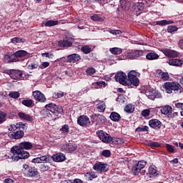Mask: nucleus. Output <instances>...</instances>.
<instances>
[{"label":"nucleus","mask_w":183,"mask_h":183,"mask_svg":"<svg viewBox=\"0 0 183 183\" xmlns=\"http://www.w3.org/2000/svg\"><path fill=\"white\" fill-rule=\"evenodd\" d=\"M97 134L99 139L102 141V142H104V144H114L116 145L124 144V139L119 137H112L102 130L97 132Z\"/></svg>","instance_id":"3"},{"label":"nucleus","mask_w":183,"mask_h":183,"mask_svg":"<svg viewBox=\"0 0 183 183\" xmlns=\"http://www.w3.org/2000/svg\"><path fill=\"white\" fill-rule=\"evenodd\" d=\"M151 113V111H149V109H144L142 112V116L147 117H149V114Z\"/></svg>","instance_id":"55"},{"label":"nucleus","mask_w":183,"mask_h":183,"mask_svg":"<svg viewBox=\"0 0 183 183\" xmlns=\"http://www.w3.org/2000/svg\"><path fill=\"white\" fill-rule=\"evenodd\" d=\"M92 86H95V88L98 89L99 88H105L107 86V83H105L104 81H100L93 83Z\"/></svg>","instance_id":"32"},{"label":"nucleus","mask_w":183,"mask_h":183,"mask_svg":"<svg viewBox=\"0 0 183 183\" xmlns=\"http://www.w3.org/2000/svg\"><path fill=\"white\" fill-rule=\"evenodd\" d=\"M28 175L29 177H36V175H38V170L35 167H29Z\"/></svg>","instance_id":"33"},{"label":"nucleus","mask_w":183,"mask_h":183,"mask_svg":"<svg viewBox=\"0 0 183 183\" xmlns=\"http://www.w3.org/2000/svg\"><path fill=\"white\" fill-rule=\"evenodd\" d=\"M175 107L178 109H182V111H183V103H179V102L175 103Z\"/></svg>","instance_id":"64"},{"label":"nucleus","mask_w":183,"mask_h":183,"mask_svg":"<svg viewBox=\"0 0 183 183\" xmlns=\"http://www.w3.org/2000/svg\"><path fill=\"white\" fill-rule=\"evenodd\" d=\"M9 97H10V98H13L14 99H16L19 98L20 94L18 92H10L9 94Z\"/></svg>","instance_id":"45"},{"label":"nucleus","mask_w":183,"mask_h":183,"mask_svg":"<svg viewBox=\"0 0 183 183\" xmlns=\"http://www.w3.org/2000/svg\"><path fill=\"white\" fill-rule=\"evenodd\" d=\"M144 3L141 2L137 4V9H138L139 11H142L144 9Z\"/></svg>","instance_id":"62"},{"label":"nucleus","mask_w":183,"mask_h":183,"mask_svg":"<svg viewBox=\"0 0 183 183\" xmlns=\"http://www.w3.org/2000/svg\"><path fill=\"white\" fill-rule=\"evenodd\" d=\"M78 147L75 144L69 143L66 144L61 147V149L64 151V152H74V151L76 150Z\"/></svg>","instance_id":"13"},{"label":"nucleus","mask_w":183,"mask_h":183,"mask_svg":"<svg viewBox=\"0 0 183 183\" xmlns=\"http://www.w3.org/2000/svg\"><path fill=\"white\" fill-rule=\"evenodd\" d=\"M24 131L19 130L14 132H10L9 137L11 139H21V138H24Z\"/></svg>","instance_id":"15"},{"label":"nucleus","mask_w":183,"mask_h":183,"mask_svg":"<svg viewBox=\"0 0 183 183\" xmlns=\"http://www.w3.org/2000/svg\"><path fill=\"white\" fill-rule=\"evenodd\" d=\"M34 145L29 142H23L18 146H14L11 148V152L13 155L11 157L12 161L18 162L19 159H26L29 158V152L24 149H32Z\"/></svg>","instance_id":"1"},{"label":"nucleus","mask_w":183,"mask_h":183,"mask_svg":"<svg viewBox=\"0 0 183 183\" xmlns=\"http://www.w3.org/2000/svg\"><path fill=\"white\" fill-rule=\"evenodd\" d=\"M160 112L163 115H171L172 114V107L169 105L164 106L161 108Z\"/></svg>","instance_id":"22"},{"label":"nucleus","mask_w":183,"mask_h":183,"mask_svg":"<svg viewBox=\"0 0 183 183\" xmlns=\"http://www.w3.org/2000/svg\"><path fill=\"white\" fill-rule=\"evenodd\" d=\"M70 183H84L81 179H74V180H69Z\"/></svg>","instance_id":"63"},{"label":"nucleus","mask_w":183,"mask_h":183,"mask_svg":"<svg viewBox=\"0 0 183 183\" xmlns=\"http://www.w3.org/2000/svg\"><path fill=\"white\" fill-rule=\"evenodd\" d=\"M81 59V56L78 54H69L67 56L66 61L68 62H72L73 64L75 62H78Z\"/></svg>","instance_id":"21"},{"label":"nucleus","mask_w":183,"mask_h":183,"mask_svg":"<svg viewBox=\"0 0 183 183\" xmlns=\"http://www.w3.org/2000/svg\"><path fill=\"white\" fill-rule=\"evenodd\" d=\"M110 119L114 122H119L121 121V115L117 112H113L110 114Z\"/></svg>","instance_id":"27"},{"label":"nucleus","mask_w":183,"mask_h":183,"mask_svg":"<svg viewBox=\"0 0 183 183\" xmlns=\"http://www.w3.org/2000/svg\"><path fill=\"white\" fill-rule=\"evenodd\" d=\"M32 95L34 99L38 101V102H46V98L45 97V95L40 91L33 92Z\"/></svg>","instance_id":"11"},{"label":"nucleus","mask_w":183,"mask_h":183,"mask_svg":"<svg viewBox=\"0 0 183 183\" xmlns=\"http://www.w3.org/2000/svg\"><path fill=\"white\" fill-rule=\"evenodd\" d=\"M171 24H174V21L161 20L156 21V25H159V26H165V25H171Z\"/></svg>","instance_id":"31"},{"label":"nucleus","mask_w":183,"mask_h":183,"mask_svg":"<svg viewBox=\"0 0 183 183\" xmlns=\"http://www.w3.org/2000/svg\"><path fill=\"white\" fill-rule=\"evenodd\" d=\"M105 122H107V118L102 114H97V125H98V124H105Z\"/></svg>","instance_id":"36"},{"label":"nucleus","mask_w":183,"mask_h":183,"mask_svg":"<svg viewBox=\"0 0 183 183\" xmlns=\"http://www.w3.org/2000/svg\"><path fill=\"white\" fill-rule=\"evenodd\" d=\"M4 61L7 64H11V62L19 61V59L16 58L15 53H14L13 54H6L4 56Z\"/></svg>","instance_id":"16"},{"label":"nucleus","mask_w":183,"mask_h":183,"mask_svg":"<svg viewBox=\"0 0 183 183\" xmlns=\"http://www.w3.org/2000/svg\"><path fill=\"white\" fill-rule=\"evenodd\" d=\"M41 56H46V58H49V59H52L54 58V54L51 53H43Z\"/></svg>","instance_id":"58"},{"label":"nucleus","mask_w":183,"mask_h":183,"mask_svg":"<svg viewBox=\"0 0 183 183\" xmlns=\"http://www.w3.org/2000/svg\"><path fill=\"white\" fill-rule=\"evenodd\" d=\"M165 147L169 152H174V147H172V145L167 144Z\"/></svg>","instance_id":"61"},{"label":"nucleus","mask_w":183,"mask_h":183,"mask_svg":"<svg viewBox=\"0 0 183 183\" xmlns=\"http://www.w3.org/2000/svg\"><path fill=\"white\" fill-rule=\"evenodd\" d=\"M18 129V123L16 124H11L9 127V131H16Z\"/></svg>","instance_id":"59"},{"label":"nucleus","mask_w":183,"mask_h":183,"mask_svg":"<svg viewBox=\"0 0 183 183\" xmlns=\"http://www.w3.org/2000/svg\"><path fill=\"white\" fill-rule=\"evenodd\" d=\"M99 112H104L105 111V103L104 102L97 105Z\"/></svg>","instance_id":"44"},{"label":"nucleus","mask_w":183,"mask_h":183,"mask_svg":"<svg viewBox=\"0 0 183 183\" xmlns=\"http://www.w3.org/2000/svg\"><path fill=\"white\" fill-rule=\"evenodd\" d=\"M97 72V70L94 67H89L86 70V74L90 76L94 75Z\"/></svg>","instance_id":"47"},{"label":"nucleus","mask_w":183,"mask_h":183,"mask_svg":"<svg viewBox=\"0 0 183 183\" xmlns=\"http://www.w3.org/2000/svg\"><path fill=\"white\" fill-rule=\"evenodd\" d=\"M159 58V55L155 52H149L146 55L147 61H155Z\"/></svg>","instance_id":"26"},{"label":"nucleus","mask_w":183,"mask_h":183,"mask_svg":"<svg viewBox=\"0 0 183 183\" xmlns=\"http://www.w3.org/2000/svg\"><path fill=\"white\" fill-rule=\"evenodd\" d=\"M40 159L41 164H46L47 162H51V157L48 155L41 156Z\"/></svg>","instance_id":"40"},{"label":"nucleus","mask_w":183,"mask_h":183,"mask_svg":"<svg viewBox=\"0 0 183 183\" xmlns=\"http://www.w3.org/2000/svg\"><path fill=\"white\" fill-rule=\"evenodd\" d=\"M124 111L127 114H132V112L135 111V106H134L132 104H129L125 106Z\"/></svg>","instance_id":"29"},{"label":"nucleus","mask_w":183,"mask_h":183,"mask_svg":"<svg viewBox=\"0 0 183 183\" xmlns=\"http://www.w3.org/2000/svg\"><path fill=\"white\" fill-rule=\"evenodd\" d=\"M147 166L145 160H141L135 164L132 168V172L134 175H138L141 172V169H144Z\"/></svg>","instance_id":"6"},{"label":"nucleus","mask_w":183,"mask_h":183,"mask_svg":"<svg viewBox=\"0 0 183 183\" xmlns=\"http://www.w3.org/2000/svg\"><path fill=\"white\" fill-rule=\"evenodd\" d=\"M148 129H149L148 126H144L142 127H137L136 129V132H145L148 131Z\"/></svg>","instance_id":"52"},{"label":"nucleus","mask_w":183,"mask_h":183,"mask_svg":"<svg viewBox=\"0 0 183 183\" xmlns=\"http://www.w3.org/2000/svg\"><path fill=\"white\" fill-rule=\"evenodd\" d=\"M155 90H148L146 92V97L149 98V99L154 100L155 99Z\"/></svg>","instance_id":"37"},{"label":"nucleus","mask_w":183,"mask_h":183,"mask_svg":"<svg viewBox=\"0 0 183 183\" xmlns=\"http://www.w3.org/2000/svg\"><path fill=\"white\" fill-rule=\"evenodd\" d=\"M14 54L16 55V58L17 59H19V58H29V55H31L28 51L24 50H19L16 52H14Z\"/></svg>","instance_id":"20"},{"label":"nucleus","mask_w":183,"mask_h":183,"mask_svg":"<svg viewBox=\"0 0 183 183\" xmlns=\"http://www.w3.org/2000/svg\"><path fill=\"white\" fill-rule=\"evenodd\" d=\"M81 50L83 52V54H89L92 51V48H91L88 45H85L81 47Z\"/></svg>","instance_id":"42"},{"label":"nucleus","mask_w":183,"mask_h":183,"mask_svg":"<svg viewBox=\"0 0 183 183\" xmlns=\"http://www.w3.org/2000/svg\"><path fill=\"white\" fill-rule=\"evenodd\" d=\"M45 108L46 109V117L51 121H55V119H57V118L59 117V115H62V112H64L62 107L54 103L46 104Z\"/></svg>","instance_id":"2"},{"label":"nucleus","mask_w":183,"mask_h":183,"mask_svg":"<svg viewBox=\"0 0 183 183\" xmlns=\"http://www.w3.org/2000/svg\"><path fill=\"white\" fill-rule=\"evenodd\" d=\"M26 129V124L22 123V122H19L17 123V129Z\"/></svg>","instance_id":"56"},{"label":"nucleus","mask_w":183,"mask_h":183,"mask_svg":"<svg viewBox=\"0 0 183 183\" xmlns=\"http://www.w3.org/2000/svg\"><path fill=\"white\" fill-rule=\"evenodd\" d=\"M6 121V114L4 112H0V124L5 122Z\"/></svg>","instance_id":"49"},{"label":"nucleus","mask_w":183,"mask_h":183,"mask_svg":"<svg viewBox=\"0 0 183 183\" xmlns=\"http://www.w3.org/2000/svg\"><path fill=\"white\" fill-rule=\"evenodd\" d=\"M60 131L63 135H68L69 134V125L64 124L60 129Z\"/></svg>","instance_id":"35"},{"label":"nucleus","mask_w":183,"mask_h":183,"mask_svg":"<svg viewBox=\"0 0 183 183\" xmlns=\"http://www.w3.org/2000/svg\"><path fill=\"white\" fill-rule=\"evenodd\" d=\"M148 146L150 147V148H158L161 147V144L158 142H150L148 143Z\"/></svg>","instance_id":"46"},{"label":"nucleus","mask_w":183,"mask_h":183,"mask_svg":"<svg viewBox=\"0 0 183 183\" xmlns=\"http://www.w3.org/2000/svg\"><path fill=\"white\" fill-rule=\"evenodd\" d=\"M142 55H144V51L136 50L128 52L126 56H127L129 59H137V58H139V56H142Z\"/></svg>","instance_id":"10"},{"label":"nucleus","mask_w":183,"mask_h":183,"mask_svg":"<svg viewBox=\"0 0 183 183\" xmlns=\"http://www.w3.org/2000/svg\"><path fill=\"white\" fill-rule=\"evenodd\" d=\"M109 51L113 55H120V54H122V49L118 47L110 48Z\"/></svg>","instance_id":"34"},{"label":"nucleus","mask_w":183,"mask_h":183,"mask_svg":"<svg viewBox=\"0 0 183 183\" xmlns=\"http://www.w3.org/2000/svg\"><path fill=\"white\" fill-rule=\"evenodd\" d=\"M31 162L33 164H42V162L41 161V157H36V158L33 159L31 160Z\"/></svg>","instance_id":"60"},{"label":"nucleus","mask_w":183,"mask_h":183,"mask_svg":"<svg viewBox=\"0 0 183 183\" xmlns=\"http://www.w3.org/2000/svg\"><path fill=\"white\" fill-rule=\"evenodd\" d=\"M58 21L49 20L44 24V26H55V25H58Z\"/></svg>","instance_id":"43"},{"label":"nucleus","mask_w":183,"mask_h":183,"mask_svg":"<svg viewBox=\"0 0 183 183\" xmlns=\"http://www.w3.org/2000/svg\"><path fill=\"white\" fill-rule=\"evenodd\" d=\"M157 74L162 81H168L169 79V74H168L167 72H163L162 70H158Z\"/></svg>","instance_id":"28"},{"label":"nucleus","mask_w":183,"mask_h":183,"mask_svg":"<svg viewBox=\"0 0 183 183\" xmlns=\"http://www.w3.org/2000/svg\"><path fill=\"white\" fill-rule=\"evenodd\" d=\"M64 92L61 91H59L58 92H55L54 94H53V98H62V97H64Z\"/></svg>","instance_id":"50"},{"label":"nucleus","mask_w":183,"mask_h":183,"mask_svg":"<svg viewBox=\"0 0 183 183\" xmlns=\"http://www.w3.org/2000/svg\"><path fill=\"white\" fill-rule=\"evenodd\" d=\"M110 34H112V35H121V34H122V31H121V30H109Z\"/></svg>","instance_id":"57"},{"label":"nucleus","mask_w":183,"mask_h":183,"mask_svg":"<svg viewBox=\"0 0 183 183\" xmlns=\"http://www.w3.org/2000/svg\"><path fill=\"white\" fill-rule=\"evenodd\" d=\"M86 177L88 178V181H92V179L97 178V174L94 172H87Z\"/></svg>","instance_id":"41"},{"label":"nucleus","mask_w":183,"mask_h":183,"mask_svg":"<svg viewBox=\"0 0 183 183\" xmlns=\"http://www.w3.org/2000/svg\"><path fill=\"white\" fill-rule=\"evenodd\" d=\"M101 155H102V157H105V158H109V157H111V151L108 149L103 150Z\"/></svg>","instance_id":"51"},{"label":"nucleus","mask_w":183,"mask_h":183,"mask_svg":"<svg viewBox=\"0 0 183 183\" xmlns=\"http://www.w3.org/2000/svg\"><path fill=\"white\" fill-rule=\"evenodd\" d=\"M177 31H178V27H177L176 26H169L167 27V32H169V34L177 32Z\"/></svg>","instance_id":"48"},{"label":"nucleus","mask_w":183,"mask_h":183,"mask_svg":"<svg viewBox=\"0 0 183 183\" xmlns=\"http://www.w3.org/2000/svg\"><path fill=\"white\" fill-rule=\"evenodd\" d=\"M149 125L150 128H153L154 129H159L161 128V121L153 119L149 121Z\"/></svg>","instance_id":"17"},{"label":"nucleus","mask_w":183,"mask_h":183,"mask_svg":"<svg viewBox=\"0 0 183 183\" xmlns=\"http://www.w3.org/2000/svg\"><path fill=\"white\" fill-rule=\"evenodd\" d=\"M27 68H28V69H36V68H38V64L31 63L28 65Z\"/></svg>","instance_id":"54"},{"label":"nucleus","mask_w":183,"mask_h":183,"mask_svg":"<svg viewBox=\"0 0 183 183\" xmlns=\"http://www.w3.org/2000/svg\"><path fill=\"white\" fill-rule=\"evenodd\" d=\"M77 124L80 125V127L86 128V127H89V125H91V120H89V117L87 116L81 115L77 119Z\"/></svg>","instance_id":"8"},{"label":"nucleus","mask_w":183,"mask_h":183,"mask_svg":"<svg viewBox=\"0 0 183 183\" xmlns=\"http://www.w3.org/2000/svg\"><path fill=\"white\" fill-rule=\"evenodd\" d=\"M51 158L55 162H64V161L66 159V157H65V154L62 153H57L56 154H54Z\"/></svg>","instance_id":"18"},{"label":"nucleus","mask_w":183,"mask_h":183,"mask_svg":"<svg viewBox=\"0 0 183 183\" xmlns=\"http://www.w3.org/2000/svg\"><path fill=\"white\" fill-rule=\"evenodd\" d=\"M114 79L117 82H119L122 85H128L127 82V74L123 71H119L115 74Z\"/></svg>","instance_id":"7"},{"label":"nucleus","mask_w":183,"mask_h":183,"mask_svg":"<svg viewBox=\"0 0 183 183\" xmlns=\"http://www.w3.org/2000/svg\"><path fill=\"white\" fill-rule=\"evenodd\" d=\"M18 116L21 119H24V121H27L28 122H31L34 121V117H32V116H31L29 114H26L24 112H19L18 114Z\"/></svg>","instance_id":"24"},{"label":"nucleus","mask_w":183,"mask_h":183,"mask_svg":"<svg viewBox=\"0 0 183 183\" xmlns=\"http://www.w3.org/2000/svg\"><path fill=\"white\" fill-rule=\"evenodd\" d=\"M11 44H21L25 42V39L21 37H14L11 39Z\"/></svg>","instance_id":"39"},{"label":"nucleus","mask_w":183,"mask_h":183,"mask_svg":"<svg viewBox=\"0 0 183 183\" xmlns=\"http://www.w3.org/2000/svg\"><path fill=\"white\" fill-rule=\"evenodd\" d=\"M139 75V73L132 70L128 74L127 81H129V82L134 86H138V85H139V79H138Z\"/></svg>","instance_id":"5"},{"label":"nucleus","mask_w":183,"mask_h":183,"mask_svg":"<svg viewBox=\"0 0 183 183\" xmlns=\"http://www.w3.org/2000/svg\"><path fill=\"white\" fill-rule=\"evenodd\" d=\"M21 103L23 105H24V107H27L28 108H30V107H34V101L32 99L23 100Z\"/></svg>","instance_id":"38"},{"label":"nucleus","mask_w":183,"mask_h":183,"mask_svg":"<svg viewBox=\"0 0 183 183\" xmlns=\"http://www.w3.org/2000/svg\"><path fill=\"white\" fill-rule=\"evenodd\" d=\"M93 169L97 172H107L108 171V164L98 162L93 166Z\"/></svg>","instance_id":"9"},{"label":"nucleus","mask_w":183,"mask_h":183,"mask_svg":"<svg viewBox=\"0 0 183 183\" xmlns=\"http://www.w3.org/2000/svg\"><path fill=\"white\" fill-rule=\"evenodd\" d=\"M9 75L11 79H21L22 78V71L20 70H10L9 71Z\"/></svg>","instance_id":"14"},{"label":"nucleus","mask_w":183,"mask_h":183,"mask_svg":"<svg viewBox=\"0 0 183 183\" xmlns=\"http://www.w3.org/2000/svg\"><path fill=\"white\" fill-rule=\"evenodd\" d=\"M91 19L95 22H104L105 17L102 16L99 14H94L91 16Z\"/></svg>","instance_id":"30"},{"label":"nucleus","mask_w":183,"mask_h":183,"mask_svg":"<svg viewBox=\"0 0 183 183\" xmlns=\"http://www.w3.org/2000/svg\"><path fill=\"white\" fill-rule=\"evenodd\" d=\"M58 44L59 46H62L63 48H69V46H72V41L71 39L61 40Z\"/></svg>","instance_id":"23"},{"label":"nucleus","mask_w":183,"mask_h":183,"mask_svg":"<svg viewBox=\"0 0 183 183\" xmlns=\"http://www.w3.org/2000/svg\"><path fill=\"white\" fill-rule=\"evenodd\" d=\"M162 52L168 58H177V56H179V52L169 49H164L162 50Z\"/></svg>","instance_id":"12"},{"label":"nucleus","mask_w":183,"mask_h":183,"mask_svg":"<svg viewBox=\"0 0 183 183\" xmlns=\"http://www.w3.org/2000/svg\"><path fill=\"white\" fill-rule=\"evenodd\" d=\"M163 88H164L167 94H177L181 90V85L178 82H165Z\"/></svg>","instance_id":"4"},{"label":"nucleus","mask_w":183,"mask_h":183,"mask_svg":"<svg viewBox=\"0 0 183 183\" xmlns=\"http://www.w3.org/2000/svg\"><path fill=\"white\" fill-rule=\"evenodd\" d=\"M159 174L158 170H157V167L155 166H150L149 167L147 175L149 178H154V177H157Z\"/></svg>","instance_id":"19"},{"label":"nucleus","mask_w":183,"mask_h":183,"mask_svg":"<svg viewBox=\"0 0 183 183\" xmlns=\"http://www.w3.org/2000/svg\"><path fill=\"white\" fill-rule=\"evenodd\" d=\"M167 63L169 65H172L173 66H181L183 64V61L177 59H169Z\"/></svg>","instance_id":"25"},{"label":"nucleus","mask_w":183,"mask_h":183,"mask_svg":"<svg viewBox=\"0 0 183 183\" xmlns=\"http://www.w3.org/2000/svg\"><path fill=\"white\" fill-rule=\"evenodd\" d=\"M39 168L41 171H43V172H45V171H49V166L46 164H41Z\"/></svg>","instance_id":"53"}]
</instances>
